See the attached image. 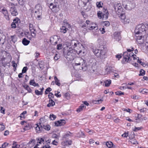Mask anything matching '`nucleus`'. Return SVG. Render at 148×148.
<instances>
[{
  "label": "nucleus",
  "mask_w": 148,
  "mask_h": 148,
  "mask_svg": "<svg viewBox=\"0 0 148 148\" xmlns=\"http://www.w3.org/2000/svg\"><path fill=\"white\" fill-rule=\"evenodd\" d=\"M19 21V20L18 18L16 19H15L13 20V23H18V21Z\"/></svg>",
  "instance_id": "63"
},
{
  "label": "nucleus",
  "mask_w": 148,
  "mask_h": 148,
  "mask_svg": "<svg viewBox=\"0 0 148 148\" xmlns=\"http://www.w3.org/2000/svg\"><path fill=\"white\" fill-rule=\"evenodd\" d=\"M2 11L3 14L5 16L7 14V11L5 8H3L2 9Z\"/></svg>",
  "instance_id": "40"
},
{
  "label": "nucleus",
  "mask_w": 148,
  "mask_h": 148,
  "mask_svg": "<svg viewBox=\"0 0 148 148\" xmlns=\"http://www.w3.org/2000/svg\"><path fill=\"white\" fill-rule=\"evenodd\" d=\"M130 142L133 144H137V141L134 139L132 138L130 139Z\"/></svg>",
  "instance_id": "34"
},
{
  "label": "nucleus",
  "mask_w": 148,
  "mask_h": 148,
  "mask_svg": "<svg viewBox=\"0 0 148 148\" xmlns=\"http://www.w3.org/2000/svg\"><path fill=\"white\" fill-rule=\"evenodd\" d=\"M143 94H145L147 93L148 92V90L145 89H143Z\"/></svg>",
  "instance_id": "60"
},
{
  "label": "nucleus",
  "mask_w": 148,
  "mask_h": 148,
  "mask_svg": "<svg viewBox=\"0 0 148 148\" xmlns=\"http://www.w3.org/2000/svg\"><path fill=\"white\" fill-rule=\"evenodd\" d=\"M29 84L31 85L34 86L35 84V82L34 79L31 80L29 82Z\"/></svg>",
  "instance_id": "45"
},
{
  "label": "nucleus",
  "mask_w": 148,
  "mask_h": 148,
  "mask_svg": "<svg viewBox=\"0 0 148 148\" xmlns=\"http://www.w3.org/2000/svg\"><path fill=\"white\" fill-rule=\"evenodd\" d=\"M145 73V71L141 69L140 71V74H139V76H143Z\"/></svg>",
  "instance_id": "35"
},
{
  "label": "nucleus",
  "mask_w": 148,
  "mask_h": 148,
  "mask_svg": "<svg viewBox=\"0 0 148 148\" xmlns=\"http://www.w3.org/2000/svg\"><path fill=\"white\" fill-rule=\"evenodd\" d=\"M31 126L28 124L26 125L24 128L23 129L24 131L30 130L31 129Z\"/></svg>",
  "instance_id": "32"
},
{
  "label": "nucleus",
  "mask_w": 148,
  "mask_h": 148,
  "mask_svg": "<svg viewBox=\"0 0 148 148\" xmlns=\"http://www.w3.org/2000/svg\"><path fill=\"white\" fill-rule=\"evenodd\" d=\"M81 64L84 67L86 66V61L82 58H78L76 62L75 63V65L77 66L80 65Z\"/></svg>",
  "instance_id": "7"
},
{
  "label": "nucleus",
  "mask_w": 148,
  "mask_h": 148,
  "mask_svg": "<svg viewBox=\"0 0 148 148\" xmlns=\"http://www.w3.org/2000/svg\"><path fill=\"white\" fill-rule=\"evenodd\" d=\"M104 83H105V86L106 87H108L111 84V81L110 79L107 80L104 82Z\"/></svg>",
  "instance_id": "20"
},
{
  "label": "nucleus",
  "mask_w": 148,
  "mask_h": 148,
  "mask_svg": "<svg viewBox=\"0 0 148 148\" xmlns=\"http://www.w3.org/2000/svg\"><path fill=\"white\" fill-rule=\"evenodd\" d=\"M139 35L138 36H136V40L138 44H141L144 42V36L145 35Z\"/></svg>",
  "instance_id": "6"
},
{
  "label": "nucleus",
  "mask_w": 148,
  "mask_h": 148,
  "mask_svg": "<svg viewBox=\"0 0 148 148\" xmlns=\"http://www.w3.org/2000/svg\"><path fill=\"white\" fill-rule=\"evenodd\" d=\"M132 5V4L131 3H129V4H128V5H125V6L124 7L126 9H127V10H131V9L132 8V7H130V8H129L128 7V6L129 5Z\"/></svg>",
  "instance_id": "47"
},
{
  "label": "nucleus",
  "mask_w": 148,
  "mask_h": 148,
  "mask_svg": "<svg viewBox=\"0 0 148 148\" xmlns=\"http://www.w3.org/2000/svg\"><path fill=\"white\" fill-rule=\"evenodd\" d=\"M8 143H4L1 146L2 148H5L8 145Z\"/></svg>",
  "instance_id": "48"
},
{
  "label": "nucleus",
  "mask_w": 148,
  "mask_h": 148,
  "mask_svg": "<svg viewBox=\"0 0 148 148\" xmlns=\"http://www.w3.org/2000/svg\"><path fill=\"white\" fill-rule=\"evenodd\" d=\"M59 137V136L55 134H54L52 135V137L54 138H57Z\"/></svg>",
  "instance_id": "64"
},
{
  "label": "nucleus",
  "mask_w": 148,
  "mask_h": 148,
  "mask_svg": "<svg viewBox=\"0 0 148 148\" xmlns=\"http://www.w3.org/2000/svg\"><path fill=\"white\" fill-rule=\"evenodd\" d=\"M77 51L71 48H69L66 51L64 52V55L67 59L72 60L77 55Z\"/></svg>",
  "instance_id": "1"
},
{
  "label": "nucleus",
  "mask_w": 148,
  "mask_h": 148,
  "mask_svg": "<svg viewBox=\"0 0 148 148\" xmlns=\"http://www.w3.org/2000/svg\"><path fill=\"white\" fill-rule=\"evenodd\" d=\"M72 143V141L71 140H69V141H67L65 142V143L66 144H68L69 145H70Z\"/></svg>",
  "instance_id": "61"
},
{
  "label": "nucleus",
  "mask_w": 148,
  "mask_h": 148,
  "mask_svg": "<svg viewBox=\"0 0 148 148\" xmlns=\"http://www.w3.org/2000/svg\"><path fill=\"white\" fill-rule=\"evenodd\" d=\"M122 110L123 111H127V112H128L130 113H131L132 112V110L129 109V108H128L127 109H125L124 108H123L122 109Z\"/></svg>",
  "instance_id": "55"
},
{
  "label": "nucleus",
  "mask_w": 148,
  "mask_h": 148,
  "mask_svg": "<svg viewBox=\"0 0 148 148\" xmlns=\"http://www.w3.org/2000/svg\"><path fill=\"white\" fill-rule=\"evenodd\" d=\"M106 12V14H102V18L103 20H106L108 18V10H105V12Z\"/></svg>",
  "instance_id": "16"
},
{
  "label": "nucleus",
  "mask_w": 148,
  "mask_h": 148,
  "mask_svg": "<svg viewBox=\"0 0 148 148\" xmlns=\"http://www.w3.org/2000/svg\"><path fill=\"white\" fill-rule=\"evenodd\" d=\"M120 18L121 19V21H124V19H125L126 18V16L125 14L121 13L120 14V16H119Z\"/></svg>",
  "instance_id": "22"
},
{
  "label": "nucleus",
  "mask_w": 148,
  "mask_h": 148,
  "mask_svg": "<svg viewBox=\"0 0 148 148\" xmlns=\"http://www.w3.org/2000/svg\"><path fill=\"white\" fill-rule=\"evenodd\" d=\"M99 50L97 49H93L92 51L95 55L97 57V55L99 54Z\"/></svg>",
  "instance_id": "24"
},
{
  "label": "nucleus",
  "mask_w": 148,
  "mask_h": 148,
  "mask_svg": "<svg viewBox=\"0 0 148 148\" xmlns=\"http://www.w3.org/2000/svg\"><path fill=\"white\" fill-rule=\"evenodd\" d=\"M60 58V56L57 54H55V56L54 57V59L55 60H56L59 59Z\"/></svg>",
  "instance_id": "44"
},
{
  "label": "nucleus",
  "mask_w": 148,
  "mask_h": 148,
  "mask_svg": "<svg viewBox=\"0 0 148 148\" xmlns=\"http://www.w3.org/2000/svg\"><path fill=\"white\" fill-rule=\"evenodd\" d=\"M13 146H12V148H18V145L16 144V142H14L13 143Z\"/></svg>",
  "instance_id": "43"
},
{
  "label": "nucleus",
  "mask_w": 148,
  "mask_h": 148,
  "mask_svg": "<svg viewBox=\"0 0 148 148\" xmlns=\"http://www.w3.org/2000/svg\"><path fill=\"white\" fill-rule=\"evenodd\" d=\"M62 44H58L57 45V49L58 50H60L62 49Z\"/></svg>",
  "instance_id": "53"
},
{
  "label": "nucleus",
  "mask_w": 148,
  "mask_h": 148,
  "mask_svg": "<svg viewBox=\"0 0 148 148\" xmlns=\"http://www.w3.org/2000/svg\"><path fill=\"white\" fill-rule=\"evenodd\" d=\"M11 40L14 42L15 43L16 41V38H15V36H11Z\"/></svg>",
  "instance_id": "46"
},
{
  "label": "nucleus",
  "mask_w": 148,
  "mask_h": 148,
  "mask_svg": "<svg viewBox=\"0 0 148 148\" xmlns=\"http://www.w3.org/2000/svg\"><path fill=\"white\" fill-rule=\"evenodd\" d=\"M58 40V36L56 35H54L50 38V41L52 45H55L57 43Z\"/></svg>",
  "instance_id": "8"
},
{
  "label": "nucleus",
  "mask_w": 148,
  "mask_h": 148,
  "mask_svg": "<svg viewBox=\"0 0 148 148\" xmlns=\"http://www.w3.org/2000/svg\"><path fill=\"white\" fill-rule=\"evenodd\" d=\"M107 49L106 47H102L99 50L100 52L99 55H97V57L101 59H104L106 58Z\"/></svg>",
  "instance_id": "3"
},
{
  "label": "nucleus",
  "mask_w": 148,
  "mask_h": 148,
  "mask_svg": "<svg viewBox=\"0 0 148 148\" xmlns=\"http://www.w3.org/2000/svg\"><path fill=\"white\" fill-rule=\"evenodd\" d=\"M106 146L109 148H110L113 145V143L111 142H107L106 143Z\"/></svg>",
  "instance_id": "25"
},
{
  "label": "nucleus",
  "mask_w": 148,
  "mask_h": 148,
  "mask_svg": "<svg viewBox=\"0 0 148 148\" xmlns=\"http://www.w3.org/2000/svg\"><path fill=\"white\" fill-rule=\"evenodd\" d=\"M10 12L11 13V14L14 16H16L18 14L15 7H11Z\"/></svg>",
  "instance_id": "11"
},
{
  "label": "nucleus",
  "mask_w": 148,
  "mask_h": 148,
  "mask_svg": "<svg viewBox=\"0 0 148 148\" xmlns=\"http://www.w3.org/2000/svg\"><path fill=\"white\" fill-rule=\"evenodd\" d=\"M35 93L37 95H42V92L39 91L37 90H35Z\"/></svg>",
  "instance_id": "38"
},
{
  "label": "nucleus",
  "mask_w": 148,
  "mask_h": 148,
  "mask_svg": "<svg viewBox=\"0 0 148 148\" xmlns=\"http://www.w3.org/2000/svg\"><path fill=\"white\" fill-rule=\"evenodd\" d=\"M41 148H51L49 144H46L43 146Z\"/></svg>",
  "instance_id": "57"
},
{
  "label": "nucleus",
  "mask_w": 148,
  "mask_h": 148,
  "mask_svg": "<svg viewBox=\"0 0 148 148\" xmlns=\"http://www.w3.org/2000/svg\"><path fill=\"white\" fill-rule=\"evenodd\" d=\"M80 0H78V2H79L80 1ZM83 3V4L84 5V6H85L86 3L89 2V0H81Z\"/></svg>",
  "instance_id": "39"
},
{
  "label": "nucleus",
  "mask_w": 148,
  "mask_h": 148,
  "mask_svg": "<svg viewBox=\"0 0 148 148\" xmlns=\"http://www.w3.org/2000/svg\"><path fill=\"white\" fill-rule=\"evenodd\" d=\"M29 29L30 31L31 30H33V29H34V28L33 25V24L31 23L29 24Z\"/></svg>",
  "instance_id": "56"
},
{
  "label": "nucleus",
  "mask_w": 148,
  "mask_h": 148,
  "mask_svg": "<svg viewBox=\"0 0 148 148\" xmlns=\"http://www.w3.org/2000/svg\"><path fill=\"white\" fill-rule=\"evenodd\" d=\"M123 8L122 7L121 5H121L119 6V8L117 10L116 12L118 13H121L122 11Z\"/></svg>",
  "instance_id": "28"
},
{
  "label": "nucleus",
  "mask_w": 148,
  "mask_h": 148,
  "mask_svg": "<svg viewBox=\"0 0 148 148\" xmlns=\"http://www.w3.org/2000/svg\"><path fill=\"white\" fill-rule=\"evenodd\" d=\"M102 12H99L97 13L98 16L100 18H102Z\"/></svg>",
  "instance_id": "58"
},
{
  "label": "nucleus",
  "mask_w": 148,
  "mask_h": 148,
  "mask_svg": "<svg viewBox=\"0 0 148 148\" xmlns=\"http://www.w3.org/2000/svg\"><path fill=\"white\" fill-rule=\"evenodd\" d=\"M50 118L51 120H53L56 118V116L54 114H50Z\"/></svg>",
  "instance_id": "37"
},
{
  "label": "nucleus",
  "mask_w": 148,
  "mask_h": 148,
  "mask_svg": "<svg viewBox=\"0 0 148 148\" xmlns=\"http://www.w3.org/2000/svg\"><path fill=\"white\" fill-rule=\"evenodd\" d=\"M55 82L56 84L58 86H60L61 84L60 83V81L59 80L56 76H55L54 77Z\"/></svg>",
  "instance_id": "17"
},
{
  "label": "nucleus",
  "mask_w": 148,
  "mask_h": 148,
  "mask_svg": "<svg viewBox=\"0 0 148 148\" xmlns=\"http://www.w3.org/2000/svg\"><path fill=\"white\" fill-rule=\"evenodd\" d=\"M96 5L97 7L99 8L102 7L103 3L101 1L97 2L96 3Z\"/></svg>",
  "instance_id": "27"
},
{
  "label": "nucleus",
  "mask_w": 148,
  "mask_h": 148,
  "mask_svg": "<svg viewBox=\"0 0 148 148\" xmlns=\"http://www.w3.org/2000/svg\"><path fill=\"white\" fill-rule=\"evenodd\" d=\"M146 27L143 24H140L137 25L135 30V33L136 35L143 34L145 35L146 32Z\"/></svg>",
  "instance_id": "2"
},
{
  "label": "nucleus",
  "mask_w": 148,
  "mask_h": 148,
  "mask_svg": "<svg viewBox=\"0 0 148 148\" xmlns=\"http://www.w3.org/2000/svg\"><path fill=\"white\" fill-rule=\"evenodd\" d=\"M55 102L52 99H50L49 101V103L47 105L48 107L53 106L55 105Z\"/></svg>",
  "instance_id": "15"
},
{
  "label": "nucleus",
  "mask_w": 148,
  "mask_h": 148,
  "mask_svg": "<svg viewBox=\"0 0 148 148\" xmlns=\"http://www.w3.org/2000/svg\"><path fill=\"white\" fill-rule=\"evenodd\" d=\"M11 27L12 28H15L16 27V24L15 23H12L11 25Z\"/></svg>",
  "instance_id": "59"
},
{
  "label": "nucleus",
  "mask_w": 148,
  "mask_h": 148,
  "mask_svg": "<svg viewBox=\"0 0 148 148\" xmlns=\"http://www.w3.org/2000/svg\"><path fill=\"white\" fill-rule=\"evenodd\" d=\"M27 69L28 68L27 66L24 67L22 70V73H26Z\"/></svg>",
  "instance_id": "42"
},
{
  "label": "nucleus",
  "mask_w": 148,
  "mask_h": 148,
  "mask_svg": "<svg viewBox=\"0 0 148 148\" xmlns=\"http://www.w3.org/2000/svg\"><path fill=\"white\" fill-rule=\"evenodd\" d=\"M100 30L102 34H104L106 32L105 30L104 27L100 28Z\"/></svg>",
  "instance_id": "52"
},
{
  "label": "nucleus",
  "mask_w": 148,
  "mask_h": 148,
  "mask_svg": "<svg viewBox=\"0 0 148 148\" xmlns=\"http://www.w3.org/2000/svg\"><path fill=\"white\" fill-rule=\"evenodd\" d=\"M115 94L116 95H124V93L120 91L115 92Z\"/></svg>",
  "instance_id": "41"
},
{
  "label": "nucleus",
  "mask_w": 148,
  "mask_h": 148,
  "mask_svg": "<svg viewBox=\"0 0 148 148\" xmlns=\"http://www.w3.org/2000/svg\"><path fill=\"white\" fill-rule=\"evenodd\" d=\"M121 5L120 3H115L114 5V8L116 12L119 6Z\"/></svg>",
  "instance_id": "30"
},
{
  "label": "nucleus",
  "mask_w": 148,
  "mask_h": 148,
  "mask_svg": "<svg viewBox=\"0 0 148 148\" xmlns=\"http://www.w3.org/2000/svg\"><path fill=\"white\" fill-rule=\"evenodd\" d=\"M66 45H68L69 46L71 47V48L73 47L75 48L77 46L80 47L82 46V47L84 48V47L83 46L81 43H80L78 41L76 40H72L70 42L67 43Z\"/></svg>",
  "instance_id": "4"
},
{
  "label": "nucleus",
  "mask_w": 148,
  "mask_h": 148,
  "mask_svg": "<svg viewBox=\"0 0 148 148\" xmlns=\"http://www.w3.org/2000/svg\"><path fill=\"white\" fill-rule=\"evenodd\" d=\"M128 135V133L125 132L122 135V136L123 137L126 138Z\"/></svg>",
  "instance_id": "51"
},
{
  "label": "nucleus",
  "mask_w": 148,
  "mask_h": 148,
  "mask_svg": "<svg viewBox=\"0 0 148 148\" xmlns=\"http://www.w3.org/2000/svg\"><path fill=\"white\" fill-rule=\"evenodd\" d=\"M42 129L41 127V125L40 126V127L39 125L38 124H37V126L36 127V132L37 133H40L41 132H42Z\"/></svg>",
  "instance_id": "19"
},
{
  "label": "nucleus",
  "mask_w": 148,
  "mask_h": 148,
  "mask_svg": "<svg viewBox=\"0 0 148 148\" xmlns=\"http://www.w3.org/2000/svg\"><path fill=\"white\" fill-rule=\"evenodd\" d=\"M29 42V41L27 40L25 38H24L22 40L23 44L25 45H27Z\"/></svg>",
  "instance_id": "21"
},
{
  "label": "nucleus",
  "mask_w": 148,
  "mask_h": 148,
  "mask_svg": "<svg viewBox=\"0 0 148 148\" xmlns=\"http://www.w3.org/2000/svg\"><path fill=\"white\" fill-rule=\"evenodd\" d=\"M66 122L64 120H60L55 123V125L57 126L63 125Z\"/></svg>",
  "instance_id": "10"
},
{
  "label": "nucleus",
  "mask_w": 148,
  "mask_h": 148,
  "mask_svg": "<svg viewBox=\"0 0 148 148\" xmlns=\"http://www.w3.org/2000/svg\"><path fill=\"white\" fill-rule=\"evenodd\" d=\"M32 36L34 38L35 37L36 35V32L35 29H33V30H30Z\"/></svg>",
  "instance_id": "23"
},
{
  "label": "nucleus",
  "mask_w": 148,
  "mask_h": 148,
  "mask_svg": "<svg viewBox=\"0 0 148 148\" xmlns=\"http://www.w3.org/2000/svg\"><path fill=\"white\" fill-rule=\"evenodd\" d=\"M51 1L52 2L50 3L49 7L52 10L57 7V4L55 0H51Z\"/></svg>",
  "instance_id": "12"
},
{
  "label": "nucleus",
  "mask_w": 148,
  "mask_h": 148,
  "mask_svg": "<svg viewBox=\"0 0 148 148\" xmlns=\"http://www.w3.org/2000/svg\"><path fill=\"white\" fill-rule=\"evenodd\" d=\"M120 35V33L115 32L114 34L115 39L117 41H119L121 38Z\"/></svg>",
  "instance_id": "13"
},
{
  "label": "nucleus",
  "mask_w": 148,
  "mask_h": 148,
  "mask_svg": "<svg viewBox=\"0 0 148 148\" xmlns=\"http://www.w3.org/2000/svg\"><path fill=\"white\" fill-rule=\"evenodd\" d=\"M103 101V100L102 99H100L97 101L94 100L92 101V102L95 104H99L100 103H101L102 101Z\"/></svg>",
  "instance_id": "31"
},
{
  "label": "nucleus",
  "mask_w": 148,
  "mask_h": 148,
  "mask_svg": "<svg viewBox=\"0 0 148 148\" xmlns=\"http://www.w3.org/2000/svg\"><path fill=\"white\" fill-rule=\"evenodd\" d=\"M60 29V32H62L63 33H65L66 32L67 28H66L65 27L63 26Z\"/></svg>",
  "instance_id": "26"
},
{
  "label": "nucleus",
  "mask_w": 148,
  "mask_h": 148,
  "mask_svg": "<svg viewBox=\"0 0 148 148\" xmlns=\"http://www.w3.org/2000/svg\"><path fill=\"white\" fill-rule=\"evenodd\" d=\"M86 108V106L84 104H82L79 108L77 110V112H79L83 110V109Z\"/></svg>",
  "instance_id": "18"
},
{
  "label": "nucleus",
  "mask_w": 148,
  "mask_h": 148,
  "mask_svg": "<svg viewBox=\"0 0 148 148\" xmlns=\"http://www.w3.org/2000/svg\"><path fill=\"white\" fill-rule=\"evenodd\" d=\"M41 129H44L45 130L47 131L49 130L50 129V127L49 125H45L43 124L41 125Z\"/></svg>",
  "instance_id": "14"
},
{
  "label": "nucleus",
  "mask_w": 148,
  "mask_h": 148,
  "mask_svg": "<svg viewBox=\"0 0 148 148\" xmlns=\"http://www.w3.org/2000/svg\"><path fill=\"white\" fill-rule=\"evenodd\" d=\"M12 66L14 67V68H16L17 65L16 64L15 62L14 61H13L12 62Z\"/></svg>",
  "instance_id": "54"
},
{
  "label": "nucleus",
  "mask_w": 148,
  "mask_h": 148,
  "mask_svg": "<svg viewBox=\"0 0 148 148\" xmlns=\"http://www.w3.org/2000/svg\"><path fill=\"white\" fill-rule=\"evenodd\" d=\"M90 29H95V30H97L98 29V27L97 26H91L90 27Z\"/></svg>",
  "instance_id": "50"
},
{
  "label": "nucleus",
  "mask_w": 148,
  "mask_h": 148,
  "mask_svg": "<svg viewBox=\"0 0 148 148\" xmlns=\"http://www.w3.org/2000/svg\"><path fill=\"white\" fill-rule=\"evenodd\" d=\"M39 65L40 68L41 70L43 69L44 67V63L41 61L39 63Z\"/></svg>",
  "instance_id": "29"
},
{
  "label": "nucleus",
  "mask_w": 148,
  "mask_h": 148,
  "mask_svg": "<svg viewBox=\"0 0 148 148\" xmlns=\"http://www.w3.org/2000/svg\"><path fill=\"white\" fill-rule=\"evenodd\" d=\"M48 96L50 99H51V98H53L54 97L53 94L51 92L49 93V95H48Z\"/></svg>",
  "instance_id": "49"
},
{
  "label": "nucleus",
  "mask_w": 148,
  "mask_h": 148,
  "mask_svg": "<svg viewBox=\"0 0 148 148\" xmlns=\"http://www.w3.org/2000/svg\"><path fill=\"white\" fill-rule=\"evenodd\" d=\"M36 10H36L35 13H38V14L36 16H37L38 18H39L41 15V8L39 5H37L36 6Z\"/></svg>",
  "instance_id": "9"
},
{
  "label": "nucleus",
  "mask_w": 148,
  "mask_h": 148,
  "mask_svg": "<svg viewBox=\"0 0 148 148\" xmlns=\"http://www.w3.org/2000/svg\"><path fill=\"white\" fill-rule=\"evenodd\" d=\"M103 24L106 27H108L109 26L110 23L108 21H105L103 22Z\"/></svg>",
  "instance_id": "36"
},
{
  "label": "nucleus",
  "mask_w": 148,
  "mask_h": 148,
  "mask_svg": "<svg viewBox=\"0 0 148 148\" xmlns=\"http://www.w3.org/2000/svg\"><path fill=\"white\" fill-rule=\"evenodd\" d=\"M29 92H31L32 90L28 85H25L23 86Z\"/></svg>",
  "instance_id": "33"
},
{
  "label": "nucleus",
  "mask_w": 148,
  "mask_h": 148,
  "mask_svg": "<svg viewBox=\"0 0 148 148\" xmlns=\"http://www.w3.org/2000/svg\"><path fill=\"white\" fill-rule=\"evenodd\" d=\"M94 142V140L92 139H90L89 140V143L90 144L93 143Z\"/></svg>",
  "instance_id": "62"
},
{
  "label": "nucleus",
  "mask_w": 148,
  "mask_h": 148,
  "mask_svg": "<svg viewBox=\"0 0 148 148\" xmlns=\"http://www.w3.org/2000/svg\"><path fill=\"white\" fill-rule=\"evenodd\" d=\"M134 55L133 53H129L125 51L123 53V58L125 61L128 62L131 60L133 56Z\"/></svg>",
  "instance_id": "5"
}]
</instances>
